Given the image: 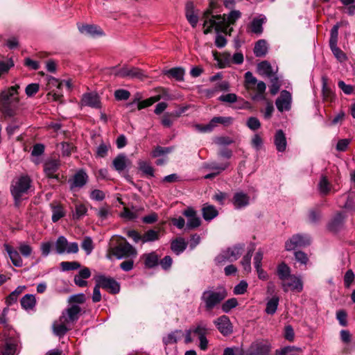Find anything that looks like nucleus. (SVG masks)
Masks as SVG:
<instances>
[{"label":"nucleus","instance_id":"obj_11","mask_svg":"<svg viewBox=\"0 0 355 355\" xmlns=\"http://www.w3.org/2000/svg\"><path fill=\"white\" fill-rule=\"evenodd\" d=\"M81 311L82 309L79 305L71 304L62 312L60 321L65 322L69 324L73 325L79 319Z\"/></svg>","mask_w":355,"mask_h":355},{"label":"nucleus","instance_id":"obj_21","mask_svg":"<svg viewBox=\"0 0 355 355\" xmlns=\"http://www.w3.org/2000/svg\"><path fill=\"white\" fill-rule=\"evenodd\" d=\"M17 340L15 338H6L1 346L3 355H14L17 350Z\"/></svg>","mask_w":355,"mask_h":355},{"label":"nucleus","instance_id":"obj_43","mask_svg":"<svg viewBox=\"0 0 355 355\" xmlns=\"http://www.w3.org/2000/svg\"><path fill=\"white\" fill-rule=\"evenodd\" d=\"M318 189L322 195L326 196L331 191V184L327 177L322 175L318 183Z\"/></svg>","mask_w":355,"mask_h":355},{"label":"nucleus","instance_id":"obj_28","mask_svg":"<svg viewBox=\"0 0 355 355\" xmlns=\"http://www.w3.org/2000/svg\"><path fill=\"white\" fill-rule=\"evenodd\" d=\"M60 164L58 159L47 160L44 165V171L46 175L49 178H53L54 173L58 171Z\"/></svg>","mask_w":355,"mask_h":355},{"label":"nucleus","instance_id":"obj_31","mask_svg":"<svg viewBox=\"0 0 355 355\" xmlns=\"http://www.w3.org/2000/svg\"><path fill=\"white\" fill-rule=\"evenodd\" d=\"M277 274L282 282L288 279V278L293 275L291 274L290 267L284 262H282L278 265L277 268Z\"/></svg>","mask_w":355,"mask_h":355},{"label":"nucleus","instance_id":"obj_46","mask_svg":"<svg viewBox=\"0 0 355 355\" xmlns=\"http://www.w3.org/2000/svg\"><path fill=\"white\" fill-rule=\"evenodd\" d=\"M329 47L333 55L338 62H343L347 60V57L346 54L337 46V44L329 46Z\"/></svg>","mask_w":355,"mask_h":355},{"label":"nucleus","instance_id":"obj_38","mask_svg":"<svg viewBox=\"0 0 355 355\" xmlns=\"http://www.w3.org/2000/svg\"><path fill=\"white\" fill-rule=\"evenodd\" d=\"M165 75L175 78L176 80L182 81L184 79V70L182 67H174L164 71Z\"/></svg>","mask_w":355,"mask_h":355},{"label":"nucleus","instance_id":"obj_47","mask_svg":"<svg viewBox=\"0 0 355 355\" xmlns=\"http://www.w3.org/2000/svg\"><path fill=\"white\" fill-rule=\"evenodd\" d=\"M159 239V232L153 230H149L142 236V243L155 241Z\"/></svg>","mask_w":355,"mask_h":355},{"label":"nucleus","instance_id":"obj_35","mask_svg":"<svg viewBox=\"0 0 355 355\" xmlns=\"http://www.w3.org/2000/svg\"><path fill=\"white\" fill-rule=\"evenodd\" d=\"M268 52V46L266 40H259L254 45V53L256 57H263Z\"/></svg>","mask_w":355,"mask_h":355},{"label":"nucleus","instance_id":"obj_33","mask_svg":"<svg viewBox=\"0 0 355 355\" xmlns=\"http://www.w3.org/2000/svg\"><path fill=\"white\" fill-rule=\"evenodd\" d=\"M161 99L160 95H157L155 96L150 97L147 99L139 101L138 98H135L133 101V103H137V108L138 110H142L146 107H150L155 103L159 101Z\"/></svg>","mask_w":355,"mask_h":355},{"label":"nucleus","instance_id":"obj_54","mask_svg":"<svg viewBox=\"0 0 355 355\" xmlns=\"http://www.w3.org/2000/svg\"><path fill=\"white\" fill-rule=\"evenodd\" d=\"M110 148V145L109 144H105L104 142L100 144L99 146L96 148V157L100 158L106 157Z\"/></svg>","mask_w":355,"mask_h":355},{"label":"nucleus","instance_id":"obj_58","mask_svg":"<svg viewBox=\"0 0 355 355\" xmlns=\"http://www.w3.org/2000/svg\"><path fill=\"white\" fill-rule=\"evenodd\" d=\"M173 148L170 147H162L157 146L151 153L153 157H158L162 155L168 154L172 151Z\"/></svg>","mask_w":355,"mask_h":355},{"label":"nucleus","instance_id":"obj_3","mask_svg":"<svg viewBox=\"0 0 355 355\" xmlns=\"http://www.w3.org/2000/svg\"><path fill=\"white\" fill-rule=\"evenodd\" d=\"M32 180L27 175H21L12 183L10 191L15 200H19L31 187Z\"/></svg>","mask_w":355,"mask_h":355},{"label":"nucleus","instance_id":"obj_39","mask_svg":"<svg viewBox=\"0 0 355 355\" xmlns=\"http://www.w3.org/2000/svg\"><path fill=\"white\" fill-rule=\"evenodd\" d=\"M259 73L268 78L275 76L271 64L268 61H262L257 66Z\"/></svg>","mask_w":355,"mask_h":355},{"label":"nucleus","instance_id":"obj_60","mask_svg":"<svg viewBox=\"0 0 355 355\" xmlns=\"http://www.w3.org/2000/svg\"><path fill=\"white\" fill-rule=\"evenodd\" d=\"M86 297L85 294L78 293L71 295L68 299V302L71 304H83L85 302Z\"/></svg>","mask_w":355,"mask_h":355},{"label":"nucleus","instance_id":"obj_50","mask_svg":"<svg viewBox=\"0 0 355 355\" xmlns=\"http://www.w3.org/2000/svg\"><path fill=\"white\" fill-rule=\"evenodd\" d=\"M241 17V12L239 10H232L226 16L227 26L234 24V23Z\"/></svg>","mask_w":355,"mask_h":355},{"label":"nucleus","instance_id":"obj_61","mask_svg":"<svg viewBox=\"0 0 355 355\" xmlns=\"http://www.w3.org/2000/svg\"><path fill=\"white\" fill-rule=\"evenodd\" d=\"M114 96L117 101H125L130 98V93L126 89H119L114 92Z\"/></svg>","mask_w":355,"mask_h":355},{"label":"nucleus","instance_id":"obj_23","mask_svg":"<svg viewBox=\"0 0 355 355\" xmlns=\"http://www.w3.org/2000/svg\"><path fill=\"white\" fill-rule=\"evenodd\" d=\"M130 164V160L123 153L119 154L112 161L114 168L119 173L123 171Z\"/></svg>","mask_w":355,"mask_h":355},{"label":"nucleus","instance_id":"obj_13","mask_svg":"<svg viewBox=\"0 0 355 355\" xmlns=\"http://www.w3.org/2000/svg\"><path fill=\"white\" fill-rule=\"evenodd\" d=\"M283 291L286 293L289 291L300 293L303 291L304 284L300 275H293L288 279L284 281L281 283Z\"/></svg>","mask_w":355,"mask_h":355},{"label":"nucleus","instance_id":"obj_30","mask_svg":"<svg viewBox=\"0 0 355 355\" xmlns=\"http://www.w3.org/2000/svg\"><path fill=\"white\" fill-rule=\"evenodd\" d=\"M70 326L71 324L59 320V322H55L53 324V333L60 338L63 337L71 329Z\"/></svg>","mask_w":355,"mask_h":355},{"label":"nucleus","instance_id":"obj_63","mask_svg":"<svg viewBox=\"0 0 355 355\" xmlns=\"http://www.w3.org/2000/svg\"><path fill=\"white\" fill-rule=\"evenodd\" d=\"M247 126L252 130H257L261 127V123L257 117H250L246 123Z\"/></svg>","mask_w":355,"mask_h":355},{"label":"nucleus","instance_id":"obj_41","mask_svg":"<svg viewBox=\"0 0 355 355\" xmlns=\"http://www.w3.org/2000/svg\"><path fill=\"white\" fill-rule=\"evenodd\" d=\"M266 21L265 17L254 18L251 22V31L256 34H261L263 32V24Z\"/></svg>","mask_w":355,"mask_h":355},{"label":"nucleus","instance_id":"obj_36","mask_svg":"<svg viewBox=\"0 0 355 355\" xmlns=\"http://www.w3.org/2000/svg\"><path fill=\"white\" fill-rule=\"evenodd\" d=\"M183 336L181 330H175L163 338V343L167 345L176 343Z\"/></svg>","mask_w":355,"mask_h":355},{"label":"nucleus","instance_id":"obj_19","mask_svg":"<svg viewBox=\"0 0 355 355\" xmlns=\"http://www.w3.org/2000/svg\"><path fill=\"white\" fill-rule=\"evenodd\" d=\"M82 103L85 106L99 108L101 107L100 97L96 93H86L83 96Z\"/></svg>","mask_w":355,"mask_h":355},{"label":"nucleus","instance_id":"obj_64","mask_svg":"<svg viewBox=\"0 0 355 355\" xmlns=\"http://www.w3.org/2000/svg\"><path fill=\"white\" fill-rule=\"evenodd\" d=\"M201 220L200 218L196 216L188 218L187 223V229L191 230L196 228L200 225Z\"/></svg>","mask_w":355,"mask_h":355},{"label":"nucleus","instance_id":"obj_20","mask_svg":"<svg viewBox=\"0 0 355 355\" xmlns=\"http://www.w3.org/2000/svg\"><path fill=\"white\" fill-rule=\"evenodd\" d=\"M78 30L82 34L92 37L104 35L103 31L99 26L92 24L79 25Z\"/></svg>","mask_w":355,"mask_h":355},{"label":"nucleus","instance_id":"obj_5","mask_svg":"<svg viewBox=\"0 0 355 355\" xmlns=\"http://www.w3.org/2000/svg\"><path fill=\"white\" fill-rule=\"evenodd\" d=\"M209 332V329L207 322L205 320L198 321L185 331L184 343L186 344L191 343L193 341L192 335L196 336L199 338L207 336Z\"/></svg>","mask_w":355,"mask_h":355},{"label":"nucleus","instance_id":"obj_1","mask_svg":"<svg viewBox=\"0 0 355 355\" xmlns=\"http://www.w3.org/2000/svg\"><path fill=\"white\" fill-rule=\"evenodd\" d=\"M227 297V292L223 287H210L203 291L200 300L205 311H211Z\"/></svg>","mask_w":355,"mask_h":355},{"label":"nucleus","instance_id":"obj_53","mask_svg":"<svg viewBox=\"0 0 355 355\" xmlns=\"http://www.w3.org/2000/svg\"><path fill=\"white\" fill-rule=\"evenodd\" d=\"M252 256V252L248 251V253L243 257L241 260V265L243 270L249 273L251 271V258Z\"/></svg>","mask_w":355,"mask_h":355},{"label":"nucleus","instance_id":"obj_7","mask_svg":"<svg viewBox=\"0 0 355 355\" xmlns=\"http://www.w3.org/2000/svg\"><path fill=\"white\" fill-rule=\"evenodd\" d=\"M271 348L269 340L258 339L251 343L246 352V355H269Z\"/></svg>","mask_w":355,"mask_h":355},{"label":"nucleus","instance_id":"obj_62","mask_svg":"<svg viewBox=\"0 0 355 355\" xmlns=\"http://www.w3.org/2000/svg\"><path fill=\"white\" fill-rule=\"evenodd\" d=\"M248 283L242 280L234 288V293L235 295H242L244 294L248 288Z\"/></svg>","mask_w":355,"mask_h":355},{"label":"nucleus","instance_id":"obj_26","mask_svg":"<svg viewBox=\"0 0 355 355\" xmlns=\"http://www.w3.org/2000/svg\"><path fill=\"white\" fill-rule=\"evenodd\" d=\"M185 15L187 21L193 28H195L198 21V17L194 12V6L192 2H187L185 7Z\"/></svg>","mask_w":355,"mask_h":355},{"label":"nucleus","instance_id":"obj_22","mask_svg":"<svg viewBox=\"0 0 355 355\" xmlns=\"http://www.w3.org/2000/svg\"><path fill=\"white\" fill-rule=\"evenodd\" d=\"M3 247L8 253L12 264L16 267H21L23 265V260L19 253L8 243H4Z\"/></svg>","mask_w":355,"mask_h":355},{"label":"nucleus","instance_id":"obj_57","mask_svg":"<svg viewBox=\"0 0 355 355\" xmlns=\"http://www.w3.org/2000/svg\"><path fill=\"white\" fill-rule=\"evenodd\" d=\"M238 305V302L236 298H231L225 301L222 304V311L224 313H229L232 309L235 308Z\"/></svg>","mask_w":355,"mask_h":355},{"label":"nucleus","instance_id":"obj_37","mask_svg":"<svg viewBox=\"0 0 355 355\" xmlns=\"http://www.w3.org/2000/svg\"><path fill=\"white\" fill-rule=\"evenodd\" d=\"M35 304V297L32 294H26L21 299V305L25 310L33 309Z\"/></svg>","mask_w":355,"mask_h":355},{"label":"nucleus","instance_id":"obj_55","mask_svg":"<svg viewBox=\"0 0 355 355\" xmlns=\"http://www.w3.org/2000/svg\"><path fill=\"white\" fill-rule=\"evenodd\" d=\"M339 27H340V24L337 23L331 29L330 38H329V46H332V45H335V44H338Z\"/></svg>","mask_w":355,"mask_h":355},{"label":"nucleus","instance_id":"obj_12","mask_svg":"<svg viewBox=\"0 0 355 355\" xmlns=\"http://www.w3.org/2000/svg\"><path fill=\"white\" fill-rule=\"evenodd\" d=\"M311 237L308 234H297L293 235L285 243V248L291 251L297 248H303L311 244Z\"/></svg>","mask_w":355,"mask_h":355},{"label":"nucleus","instance_id":"obj_15","mask_svg":"<svg viewBox=\"0 0 355 355\" xmlns=\"http://www.w3.org/2000/svg\"><path fill=\"white\" fill-rule=\"evenodd\" d=\"M219 332L225 336H229L233 332V326L228 316L223 315L214 321Z\"/></svg>","mask_w":355,"mask_h":355},{"label":"nucleus","instance_id":"obj_34","mask_svg":"<svg viewBox=\"0 0 355 355\" xmlns=\"http://www.w3.org/2000/svg\"><path fill=\"white\" fill-rule=\"evenodd\" d=\"M159 256L156 252H152L144 254V264L148 268H153L159 264Z\"/></svg>","mask_w":355,"mask_h":355},{"label":"nucleus","instance_id":"obj_40","mask_svg":"<svg viewBox=\"0 0 355 355\" xmlns=\"http://www.w3.org/2000/svg\"><path fill=\"white\" fill-rule=\"evenodd\" d=\"M229 166V163L218 164L216 162L205 163L203 165L204 168L213 171L212 172H218V175L225 171Z\"/></svg>","mask_w":355,"mask_h":355},{"label":"nucleus","instance_id":"obj_16","mask_svg":"<svg viewBox=\"0 0 355 355\" xmlns=\"http://www.w3.org/2000/svg\"><path fill=\"white\" fill-rule=\"evenodd\" d=\"M292 96L289 92L287 90L282 91L280 96L275 101L277 110L282 112L284 111H288L291 107Z\"/></svg>","mask_w":355,"mask_h":355},{"label":"nucleus","instance_id":"obj_24","mask_svg":"<svg viewBox=\"0 0 355 355\" xmlns=\"http://www.w3.org/2000/svg\"><path fill=\"white\" fill-rule=\"evenodd\" d=\"M345 215L343 212H338L328 224V229L331 232H337L342 227Z\"/></svg>","mask_w":355,"mask_h":355},{"label":"nucleus","instance_id":"obj_42","mask_svg":"<svg viewBox=\"0 0 355 355\" xmlns=\"http://www.w3.org/2000/svg\"><path fill=\"white\" fill-rule=\"evenodd\" d=\"M279 297L273 296L266 303V312L269 315H273L277 309L279 304Z\"/></svg>","mask_w":355,"mask_h":355},{"label":"nucleus","instance_id":"obj_45","mask_svg":"<svg viewBox=\"0 0 355 355\" xmlns=\"http://www.w3.org/2000/svg\"><path fill=\"white\" fill-rule=\"evenodd\" d=\"M139 169L145 175L154 177V169L146 161L140 160L138 162Z\"/></svg>","mask_w":355,"mask_h":355},{"label":"nucleus","instance_id":"obj_6","mask_svg":"<svg viewBox=\"0 0 355 355\" xmlns=\"http://www.w3.org/2000/svg\"><path fill=\"white\" fill-rule=\"evenodd\" d=\"M112 74L119 78L128 79H143L145 77L143 71L137 67L123 66L121 68L114 67Z\"/></svg>","mask_w":355,"mask_h":355},{"label":"nucleus","instance_id":"obj_4","mask_svg":"<svg viewBox=\"0 0 355 355\" xmlns=\"http://www.w3.org/2000/svg\"><path fill=\"white\" fill-rule=\"evenodd\" d=\"M243 249V245H236L223 250L216 258L215 262L217 265H221L226 262H233L237 260Z\"/></svg>","mask_w":355,"mask_h":355},{"label":"nucleus","instance_id":"obj_8","mask_svg":"<svg viewBox=\"0 0 355 355\" xmlns=\"http://www.w3.org/2000/svg\"><path fill=\"white\" fill-rule=\"evenodd\" d=\"M56 252L59 254H76L78 252V244L76 242L69 243L64 236H60L55 243Z\"/></svg>","mask_w":355,"mask_h":355},{"label":"nucleus","instance_id":"obj_59","mask_svg":"<svg viewBox=\"0 0 355 355\" xmlns=\"http://www.w3.org/2000/svg\"><path fill=\"white\" fill-rule=\"evenodd\" d=\"M87 209L83 204H79L76 205L75 212L73 214V218L78 220L86 214Z\"/></svg>","mask_w":355,"mask_h":355},{"label":"nucleus","instance_id":"obj_27","mask_svg":"<svg viewBox=\"0 0 355 355\" xmlns=\"http://www.w3.org/2000/svg\"><path fill=\"white\" fill-rule=\"evenodd\" d=\"M187 243L184 239L182 237L177 238L173 240L171 243V249L176 254L180 255L187 248Z\"/></svg>","mask_w":355,"mask_h":355},{"label":"nucleus","instance_id":"obj_2","mask_svg":"<svg viewBox=\"0 0 355 355\" xmlns=\"http://www.w3.org/2000/svg\"><path fill=\"white\" fill-rule=\"evenodd\" d=\"M109 257H116L117 259L135 258L137 254V250L128 241L120 243L109 248Z\"/></svg>","mask_w":355,"mask_h":355},{"label":"nucleus","instance_id":"obj_56","mask_svg":"<svg viewBox=\"0 0 355 355\" xmlns=\"http://www.w3.org/2000/svg\"><path fill=\"white\" fill-rule=\"evenodd\" d=\"M280 86L281 85L277 76L275 75L270 77V92L272 95H275L278 93Z\"/></svg>","mask_w":355,"mask_h":355},{"label":"nucleus","instance_id":"obj_17","mask_svg":"<svg viewBox=\"0 0 355 355\" xmlns=\"http://www.w3.org/2000/svg\"><path fill=\"white\" fill-rule=\"evenodd\" d=\"M232 203L235 209H243L250 204V196L243 191L236 192L232 198Z\"/></svg>","mask_w":355,"mask_h":355},{"label":"nucleus","instance_id":"obj_29","mask_svg":"<svg viewBox=\"0 0 355 355\" xmlns=\"http://www.w3.org/2000/svg\"><path fill=\"white\" fill-rule=\"evenodd\" d=\"M202 214L206 221H210L218 216V211L214 205L206 203L203 205Z\"/></svg>","mask_w":355,"mask_h":355},{"label":"nucleus","instance_id":"obj_32","mask_svg":"<svg viewBox=\"0 0 355 355\" xmlns=\"http://www.w3.org/2000/svg\"><path fill=\"white\" fill-rule=\"evenodd\" d=\"M322 94L325 101H331L334 98V94L328 86V78L326 76L322 77Z\"/></svg>","mask_w":355,"mask_h":355},{"label":"nucleus","instance_id":"obj_9","mask_svg":"<svg viewBox=\"0 0 355 355\" xmlns=\"http://www.w3.org/2000/svg\"><path fill=\"white\" fill-rule=\"evenodd\" d=\"M96 283L102 288L116 294L120 291V284L114 278L98 275L94 277Z\"/></svg>","mask_w":355,"mask_h":355},{"label":"nucleus","instance_id":"obj_49","mask_svg":"<svg viewBox=\"0 0 355 355\" xmlns=\"http://www.w3.org/2000/svg\"><path fill=\"white\" fill-rule=\"evenodd\" d=\"M15 65L12 58H10L7 61L0 60V78L5 74H7L10 69Z\"/></svg>","mask_w":355,"mask_h":355},{"label":"nucleus","instance_id":"obj_44","mask_svg":"<svg viewBox=\"0 0 355 355\" xmlns=\"http://www.w3.org/2000/svg\"><path fill=\"white\" fill-rule=\"evenodd\" d=\"M25 286H17L6 298L8 305H12L17 301L18 296L24 291Z\"/></svg>","mask_w":355,"mask_h":355},{"label":"nucleus","instance_id":"obj_10","mask_svg":"<svg viewBox=\"0 0 355 355\" xmlns=\"http://www.w3.org/2000/svg\"><path fill=\"white\" fill-rule=\"evenodd\" d=\"M19 88V86L15 85L1 91L0 101L5 107H8L12 105H16L19 103V98L16 96Z\"/></svg>","mask_w":355,"mask_h":355},{"label":"nucleus","instance_id":"obj_14","mask_svg":"<svg viewBox=\"0 0 355 355\" xmlns=\"http://www.w3.org/2000/svg\"><path fill=\"white\" fill-rule=\"evenodd\" d=\"M203 26H207L204 31V33L206 35L211 32L213 28H215L216 32H218L223 26L225 28H227L226 15H212L210 19L205 21Z\"/></svg>","mask_w":355,"mask_h":355},{"label":"nucleus","instance_id":"obj_51","mask_svg":"<svg viewBox=\"0 0 355 355\" xmlns=\"http://www.w3.org/2000/svg\"><path fill=\"white\" fill-rule=\"evenodd\" d=\"M60 268L62 271L74 270L80 268V264L78 261H62Z\"/></svg>","mask_w":355,"mask_h":355},{"label":"nucleus","instance_id":"obj_18","mask_svg":"<svg viewBox=\"0 0 355 355\" xmlns=\"http://www.w3.org/2000/svg\"><path fill=\"white\" fill-rule=\"evenodd\" d=\"M274 144L279 153H284L287 147V141L285 133L282 130L276 131L274 136Z\"/></svg>","mask_w":355,"mask_h":355},{"label":"nucleus","instance_id":"obj_52","mask_svg":"<svg viewBox=\"0 0 355 355\" xmlns=\"http://www.w3.org/2000/svg\"><path fill=\"white\" fill-rule=\"evenodd\" d=\"M81 248L85 251L87 255L90 254L94 249L92 238L89 236L85 237L81 243Z\"/></svg>","mask_w":355,"mask_h":355},{"label":"nucleus","instance_id":"obj_25","mask_svg":"<svg viewBox=\"0 0 355 355\" xmlns=\"http://www.w3.org/2000/svg\"><path fill=\"white\" fill-rule=\"evenodd\" d=\"M88 181V175L83 170L78 171L74 175L71 184V188H82Z\"/></svg>","mask_w":355,"mask_h":355},{"label":"nucleus","instance_id":"obj_48","mask_svg":"<svg viewBox=\"0 0 355 355\" xmlns=\"http://www.w3.org/2000/svg\"><path fill=\"white\" fill-rule=\"evenodd\" d=\"M65 213L63 208L60 205L52 206V217L51 220L53 223L58 222L60 218L64 217Z\"/></svg>","mask_w":355,"mask_h":355}]
</instances>
